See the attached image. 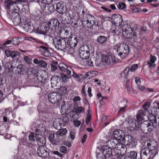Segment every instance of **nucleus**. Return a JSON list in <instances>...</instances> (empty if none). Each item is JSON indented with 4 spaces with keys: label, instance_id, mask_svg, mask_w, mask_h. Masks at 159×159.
Segmentation results:
<instances>
[{
    "label": "nucleus",
    "instance_id": "15",
    "mask_svg": "<svg viewBox=\"0 0 159 159\" xmlns=\"http://www.w3.org/2000/svg\"><path fill=\"white\" fill-rule=\"evenodd\" d=\"M111 20L112 23L115 26H120L123 22V19L121 16L120 14H114L111 17Z\"/></svg>",
    "mask_w": 159,
    "mask_h": 159
},
{
    "label": "nucleus",
    "instance_id": "4",
    "mask_svg": "<svg viewBox=\"0 0 159 159\" xmlns=\"http://www.w3.org/2000/svg\"><path fill=\"white\" fill-rule=\"evenodd\" d=\"M79 55L80 58L83 59H86L90 56L89 48L87 45L81 46L79 50Z\"/></svg>",
    "mask_w": 159,
    "mask_h": 159
},
{
    "label": "nucleus",
    "instance_id": "50",
    "mask_svg": "<svg viewBox=\"0 0 159 159\" xmlns=\"http://www.w3.org/2000/svg\"><path fill=\"white\" fill-rule=\"evenodd\" d=\"M126 7L125 3L124 2H120L117 5V7L119 9H123Z\"/></svg>",
    "mask_w": 159,
    "mask_h": 159
},
{
    "label": "nucleus",
    "instance_id": "21",
    "mask_svg": "<svg viewBox=\"0 0 159 159\" xmlns=\"http://www.w3.org/2000/svg\"><path fill=\"white\" fill-rule=\"evenodd\" d=\"M125 133L122 130L117 129L114 130L112 134L115 139H116L120 141L123 137H124Z\"/></svg>",
    "mask_w": 159,
    "mask_h": 159
},
{
    "label": "nucleus",
    "instance_id": "9",
    "mask_svg": "<svg viewBox=\"0 0 159 159\" xmlns=\"http://www.w3.org/2000/svg\"><path fill=\"white\" fill-rule=\"evenodd\" d=\"M94 17L90 15H87L86 16L82 18V23L87 25V27H91L95 24Z\"/></svg>",
    "mask_w": 159,
    "mask_h": 159
},
{
    "label": "nucleus",
    "instance_id": "14",
    "mask_svg": "<svg viewBox=\"0 0 159 159\" xmlns=\"http://www.w3.org/2000/svg\"><path fill=\"white\" fill-rule=\"evenodd\" d=\"M67 133V131L65 128L59 130L56 134L58 138L57 140L58 142H60L64 141L66 139Z\"/></svg>",
    "mask_w": 159,
    "mask_h": 159
},
{
    "label": "nucleus",
    "instance_id": "22",
    "mask_svg": "<svg viewBox=\"0 0 159 159\" xmlns=\"http://www.w3.org/2000/svg\"><path fill=\"white\" fill-rule=\"evenodd\" d=\"M56 9L58 13L62 14L65 12L66 9V6L62 2H59L57 4Z\"/></svg>",
    "mask_w": 159,
    "mask_h": 159
},
{
    "label": "nucleus",
    "instance_id": "7",
    "mask_svg": "<svg viewBox=\"0 0 159 159\" xmlns=\"http://www.w3.org/2000/svg\"><path fill=\"white\" fill-rule=\"evenodd\" d=\"M12 62L10 66L11 71L15 74H21L23 70V65L21 63L19 64L17 62L15 63L14 61H12Z\"/></svg>",
    "mask_w": 159,
    "mask_h": 159
},
{
    "label": "nucleus",
    "instance_id": "41",
    "mask_svg": "<svg viewBox=\"0 0 159 159\" xmlns=\"http://www.w3.org/2000/svg\"><path fill=\"white\" fill-rule=\"evenodd\" d=\"M48 139L52 143H55V142L57 141L58 138L57 139L55 138V134H51L49 135Z\"/></svg>",
    "mask_w": 159,
    "mask_h": 159
},
{
    "label": "nucleus",
    "instance_id": "29",
    "mask_svg": "<svg viewBox=\"0 0 159 159\" xmlns=\"http://www.w3.org/2000/svg\"><path fill=\"white\" fill-rule=\"evenodd\" d=\"M49 31V28L48 27H41L38 28L35 30V32L39 34L45 35L47 33H48Z\"/></svg>",
    "mask_w": 159,
    "mask_h": 159
},
{
    "label": "nucleus",
    "instance_id": "34",
    "mask_svg": "<svg viewBox=\"0 0 159 159\" xmlns=\"http://www.w3.org/2000/svg\"><path fill=\"white\" fill-rule=\"evenodd\" d=\"M40 50L43 52V55L45 57H48L50 56L51 55L49 50L48 48L45 46H40Z\"/></svg>",
    "mask_w": 159,
    "mask_h": 159
},
{
    "label": "nucleus",
    "instance_id": "32",
    "mask_svg": "<svg viewBox=\"0 0 159 159\" xmlns=\"http://www.w3.org/2000/svg\"><path fill=\"white\" fill-rule=\"evenodd\" d=\"M145 115V112L142 110H139L136 116L137 121L142 120L143 119V117Z\"/></svg>",
    "mask_w": 159,
    "mask_h": 159
},
{
    "label": "nucleus",
    "instance_id": "55",
    "mask_svg": "<svg viewBox=\"0 0 159 159\" xmlns=\"http://www.w3.org/2000/svg\"><path fill=\"white\" fill-rule=\"evenodd\" d=\"M60 151L62 153H65L67 151V148L65 146H61L60 148Z\"/></svg>",
    "mask_w": 159,
    "mask_h": 159
},
{
    "label": "nucleus",
    "instance_id": "43",
    "mask_svg": "<svg viewBox=\"0 0 159 159\" xmlns=\"http://www.w3.org/2000/svg\"><path fill=\"white\" fill-rule=\"evenodd\" d=\"M74 114L72 116V117L73 120V122L75 125L77 127H78L80 125L81 122L80 120H78L76 119L74 120Z\"/></svg>",
    "mask_w": 159,
    "mask_h": 159
},
{
    "label": "nucleus",
    "instance_id": "11",
    "mask_svg": "<svg viewBox=\"0 0 159 159\" xmlns=\"http://www.w3.org/2000/svg\"><path fill=\"white\" fill-rule=\"evenodd\" d=\"M37 153L40 157H46L49 155L48 149L45 145H40L37 150Z\"/></svg>",
    "mask_w": 159,
    "mask_h": 159
},
{
    "label": "nucleus",
    "instance_id": "59",
    "mask_svg": "<svg viewBox=\"0 0 159 159\" xmlns=\"http://www.w3.org/2000/svg\"><path fill=\"white\" fill-rule=\"evenodd\" d=\"M81 100V98L80 97L78 96H76L74 98L72 99V100L74 102H75L77 101H80Z\"/></svg>",
    "mask_w": 159,
    "mask_h": 159
},
{
    "label": "nucleus",
    "instance_id": "37",
    "mask_svg": "<svg viewBox=\"0 0 159 159\" xmlns=\"http://www.w3.org/2000/svg\"><path fill=\"white\" fill-rule=\"evenodd\" d=\"M130 71V69L129 67H126L123 71L121 72L120 76L121 78L127 79V75Z\"/></svg>",
    "mask_w": 159,
    "mask_h": 159
},
{
    "label": "nucleus",
    "instance_id": "2",
    "mask_svg": "<svg viewBox=\"0 0 159 159\" xmlns=\"http://www.w3.org/2000/svg\"><path fill=\"white\" fill-rule=\"evenodd\" d=\"M25 2L24 0H16L13 2L11 0H5L4 4L5 8L9 10H11L13 12H17L19 10V8L17 4H22Z\"/></svg>",
    "mask_w": 159,
    "mask_h": 159
},
{
    "label": "nucleus",
    "instance_id": "42",
    "mask_svg": "<svg viewBox=\"0 0 159 159\" xmlns=\"http://www.w3.org/2000/svg\"><path fill=\"white\" fill-rule=\"evenodd\" d=\"M38 136H37L36 134L35 135L34 133L31 132L29 134L28 138L29 140L32 141L34 142L35 141V139H36V137H38Z\"/></svg>",
    "mask_w": 159,
    "mask_h": 159
},
{
    "label": "nucleus",
    "instance_id": "61",
    "mask_svg": "<svg viewBox=\"0 0 159 159\" xmlns=\"http://www.w3.org/2000/svg\"><path fill=\"white\" fill-rule=\"evenodd\" d=\"M115 25L112 26L111 29V33H116V28Z\"/></svg>",
    "mask_w": 159,
    "mask_h": 159
},
{
    "label": "nucleus",
    "instance_id": "33",
    "mask_svg": "<svg viewBox=\"0 0 159 159\" xmlns=\"http://www.w3.org/2000/svg\"><path fill=\"white\" fill-rule=\"evenodd\" d=\"M36 141L38 144L40 146V145H45L46 143V139L43 136H42L40 137H36Z\"/></svg>",
    "mask_w": 159,
    "mask_h": 159
},
{
    "label": "nucleus",
    "instance_id": "38",
    "mask_svg": "<svg viewBox=\"0 0 159 159\" xmlns=\"http://www.w3.org/2000/svg\"><path fill=\"white\" fill-rule=\"evenodd\" d=\"M107 39L106 37L103 36H100L97 38V42L100 44H102L106 41Z\"/></svg>",
    "mask_w": 159,
    "mask_h": 159
},
{
    "label": "nucleus",
    "instance_id": "63",
    "mask_svg": "<svg viewBox=\"0 0 159 159\" xmlns=\"http://www.w3.org/2000/svg\"><path fill=\"white\" fill-rule=\"evenodd\" d=\"M127 106L125 105L124 106L120 108V110L118 111V112L119 113L121 112H124L125 111V110L127 108Z\"/></svg>",
    "mask_w": 159,
    "mask_h": 159
},
{
    "label": "nucleus",
    "instance_id": "23",
    "mask_svg": "<svg viewBox=\"0 0 159 159\" xmlns=\"http://www.w3.org/2000/svg\"><path fill=\"white\" fill-rule=\"evenodd\" d=\"M58 67L59 69L62 72L69 74L71 72V68L70 66H68L63 63H60L58 64Z\"/></svg>",
    "mask_w": 159,
    "mask_h": 159
},
{
    "label": "nucleus",
    "instance_id": "25",
    "mask_svg": "<svg viewBox=\"0 0 159 159\" xmlns=\"http://www.w3.org/2000/svg\"><path fill=\"white\" fill-rule=\"evenodd\" d=\"M77 43L78 39L75 36L70 37L68 39L67 42V44L69 45L71 48L75 47L77 45Z\"/></svg>",
    "mask_w": 159,
    "mask_h": 159
},
{
    "label": "nucleus",
    "instance_id": "35",
    "mask_svg": "<svg viewBox=\"0 0 159 159\" xmlns=\"http://www.w3.org/2000/svg\"><path fill=\"white\" fill-rule=\"evenodd\" d=\"M52 1L53 0H40L39 4L42 8L45 9H46L47 5L50 4Z\"/></svg>",
    "mask_w": 159,
    "mask_h": 159
},
{
    "label": "nucleus",
    "instance_id": "48",
    "mask_svg": "<svg viewBox=\"0 0 159 159\" xmlns=\"http://www.w3.org/2000/svg\"><path fill=\"white\" fill-rule=\"evenodd\" d=\"M32 26L29 23H26L24 24L23 25L24 28L28 31L29 30H31Z\"/></svg>",
    "mask_w": 159,
    "mask_h": 159
},
{
    "label": "nucleus",
    "instance_id": "57",
    "mask_svg": "<svg viewBox=\"0 0 159 159\" xmlns=\"http://www.w3.org/2000/svg\"><path fill=\"white\" fill-rule=\"evenodd\" d=\"M135 81L138 86H139L141 84V80L140 78L138 77H136L135 79Z\"/></svg>",
    "mask_w": 159,
    "mask_h": 159
},
{
    "label": "nucleus",
    "instance_id": "58",
    "mask_svg": "<svg viewBox=\"0 0 159 159\" xmlns=\"http://www.w3.org/2000/svg\"><path fill=\"white\" fill-rule=\"evenodd\" d=\"M147 146L148 147L147 148L149 149L153 148H154V145L153 143L151 142L149 143H147Z\"/></svg>",
    "mask_w": 159,
    "mask_h": 159
},
{
    "label": "nucleus",
    "instance_id": "64",
    "mask_svg": "<svg viewBox=\"0 0 159 159\" xmlns=\"http://www.w3.org/2000/svg\"><path fill=\"white\" fill-rule=\"evenodd\" d=\"M87 92H88V93L89 94V96L90 97H92L93 95L91 93V88L89 86L88 88V89Z\"/></svg>",
    "mask_w": 159,
    "mask_h": 159
},
{
    "label": "nucleus",
    "instance_id": "51",
    "mask_svg": "<svg viewBox=\"0 0 159 159\" xmlns=\"http://www.w3.org/2000/svg\"><path fill=\"white\" fill-rule=\"evenodd\" d=\"M23 59L25 62L27 64H29L31 63L32 61V59L27 56H25Z\"/></svg>",
    "mask_w": 159,
    "mask_h": 159
},
{
    "label": "nucleus",
    "instance_id": "18",
    "mask_svg": "<svg viewBox=\"0 0 159 159\" xmlns=\"http://www.w3.org/2000/svg\"><path fill=\"white\" fill-rule=\"evenodd\" d=\"M59 23L57 19H52L50 20L48 23V26L49 29L54 30L59 27Z\"/></svg>",
    "mask_w": 159,
    "mask_h": 159
},
{
    "label": "nucleus",
    "instance_id": "10",
    "mask_svg": "<svg viewBox=\"0 0 159 159\" xmlns=\"http://www.w3.org/2000/svg\"><path fill=\"white\" fill-rule=\"evenodd\" d=\"M48 98L51 103L53 104L56 103L61 99V95L59 93H51L48 94Z\"/></svg>",
    "mask_w": 159,
    "mask_h": 159
},
{
    "label": "nucleus",
    "instance_id": "20",
    "mask_svg": "<svg viewBox=\"0 0 159 159\" xmlns=\"http://www.w3.org/2000/svg\"><path fill=\"white\" fill-rule=\"evenodd\" d=\"M148 118L152 125L154 127H156L159 126V114L158 120H157L156 117L152 114L149 113L147 116Z\"/></svg>",
    "mask_w": 159,
    "mask_h": 159
},
{
    "label": "nucleus",
    "instance_id": "3",
    "mask_svg": "<svg viewBox=\"0 0 159 159\" xmlns=\"http://www.w3.org/2000/svg\"><path fill=\"white\" fill-rule=\"evenodd\" d=\"M122 34L125 38L130 39L137 37L136 33L130 26L128 25H125L122 28Z\"/></svg>",
    "mask_w": 159,
    "mask_h": 159
},
{
    "label": "nucleus",
    "instance_id": "44",
    "mask_svg": "<svg viewBox=\"0 0 159 159\" xmlns=\"http://www.w3.org/2000/svg\"><path fill=\"white\" fill-rule=\"evenodd\" d=\"M58 64L57 62L53 61L51 64V68L52 71H54L57 68Z\"/></svg>",
    "mask_w": 159,
    "mask_h": 159
},
{
    "label": "nucleus",
    "instance_id": "36",
    "mask_svg": "<svg viewBox=\"0 0 159 159\" xmlns=\"http://www.w3.org/2000/svg\"><path fill=\"white\" fill-rule=\"evenodd\" d=\"M61 77L64 82H66L68 80L70 79L71 78V72L69 74L66 73V75L63 73L60 74Z\"/></svg>",
    "mask_w": 159,
    "mask_h": 159
},
{
    "label": "nucleus",
    "instance_id": "52",
    "mask_svg": "<svg viewBox=\"0 0 159 159\" xmlns=\"http://www.w3.org/2000/svg\"><path fill=\"white\" fill-rule=\"evenodd\" d=\"M11 42L13 44L18 45L20 42L19 38H14L12 39Z\"/></svg>",
    "mask_w": 159,
    "mask_h": 159
},
{
    "label": "nucleus",
    "instance_id": "30",
    "mask_svg": "<svg viewBox=\"0 0 159 159\" xmlns=\"http://www.w3.org/2000/svg\"><path fill=\"white\" fill-rule=\"evenodd\" d=\"M137 158V152L132 151L128 152L127 156L125 157L124 159H136Z\"/></svg>",
    "mask_w": 159,
    "mask_h": 159
},
{
    "label": "nucleus",
    "instance_id": "17",
    "mask_svg": "<svg viewBox=\"0 0 159 159\" xmlns=\"http://www.w3.org/2000/svg\"><path fill=\"white\" fill-rule=\"evenodd\" d=\"M133 138L132 136L129 135H125L119 141L120 143L124 146L125 145H130L131 144L133 141Z\"/></svg>",
    "mask_w": 159,
    "mask_h": 159
},
{
    "label": "nucleus",
    "instance_id": "56",
    "mask_svg": "<svg viewBox=\"0 0 159 159\" xmlns=\"http://www.w3.org/2000/svg\"><path fill=\"white\" fill-rule=\"evenodd\" d=\"M97 157L98 159H107L102 153L98 154L97 155Z\"/></svg>",
    "mask_w": 159,
    "mask_h": 159
},
{
    "label": "nucleus",
    "instance_id": "12",
    "mask_svg": "<svg viewBox=\"0 0 159 159\" xmlns=\"http://www.w3.org/2000/svg\"><path fill=\"white\" fill-rule=\"evenodd\" d=\"M9 18L13 22L15 25H20L21 22L20 15L18 12H12L9 15Z\"/></svg>",
    "mask_w": 159,
    "mask_h": 159
},
{
    "label": "nucleus",
    "instance_id": "62",
    "mask_svg": "<svg viewBox=\"0 0 159 159\" xmlns=\"http://www.w3.org/2000/svg\"><path fill=\"white\" fill-rule=\"evenodd\" d=\"M52 153L54 155H57L60 157H61L63 154L60 153L59 152L57 151H54L52 152Z\"/></svg>",
    "mask_w": 159,
    "mask_h": 159
},
{
    "label": "nucleus",
    "instance_id": "5",
    "mask_svg": "<svg viewBox=\"0 0 159 159\" xmlns=\"http://www.w3.org/2000/svg\"><path fill=\"white\" fill-rule=\"evenodd\" d=\"M56 48L57 50H62L66 46V42L64 39H61L59 37L55 38L53 40Z\"/></svg>",
    "mask_w": 159,
    "mask_h": 159
},
{
    "label": "nucleus",
    "instance_id": "27",
    "mask_svg": "<svg viewBox=\"0 0 159 159\" xmlns=\"http://www.w3.org/2000/svg\"><path fill=\"white\" fill-rule=\"evenodd\" d=\"M71 29L69 27H66L62 31L63 34V38L65 39H67L70 35L71 33Z\"/></svg>",
    "mask_w": 159,
    "mask_h": 159
},
{
    "label": "nucleus",
    "instance_id": "1",
    "mask_svg": "<svg viewBox=\"0 0 159 159\" xmlns=\"http://www.w3.org/2000/svg\"><path fill=\"white\" fill-rule=\"evenodd\" d=\"M114 49H116L118 56L122 58L127 57L129 51V47L124 43L116 44Z\"/></svg>",
    "mask_w": 159,
    "mask_h": 159
},
{
    "label": "nucleus",
    "instance_id": "49",
    "mask_svg": "<svg viewBox=\"0 0 159 159\" xmlns=\"http://www.w3.org/2000/svg\"><path fill=\"white\" fill-rule=\"evenodd\" d=\"M38 66L41 67L45 68L47 66V64L44 61L40 60Z\"/></svg>",
    "mask_w": 159,
    "mask_h": 159
},
{
    "label": "nucleus",
    "instance_id": "8",
    "mask_svg": "<svg viewBox=\"0 0 159 159\" xmlns=\"http://www.w3.org/2000/svg\"><path fill=\"white\" fill-rule=\"evenodd\" d=\"M108 143L109 146L115 149H115L120 151V149L125 148V147L119 142V141L116 139L114 138L110 139L108 141Z\"/></svg>",
    "mask_w": 159,
    "mask_h": 159
},
{
    "label": "nucleus",
    "instance_id": "26",
    "mask_svg": "<svg viewBox=\"0 0 159 159\" xmlns=\"http://www.w3.org/2000/svg\"><path fill=\"white\" fill-rule=\"evenodd\" d=\"M157 58L154 56L150 55V60L145 63V65H148L149 68H153L156 66L155 62L156 61Z\"/></svg>",
    "mask_w": 159,
    "mask_h": 159
},
{
    "label": "nucleus",
    "instance_id": "13",
    "mask_svg": "<svg viewBox=\"0 0 159 159\" xmlns=\"http://www.w3.org/2000/svg\"><path fill=\"white\" fill-rule=\"evenodd\" d=\"M103 61L107 65L113 64L118 61V60L114 55H109L103 57Z\"/></svg>",
    "mask_w": 159,
    "mask_h": 159
},
{
    "label": "nucleus",
    "instance_id": "40",
    "mask_svg": "<svg viewBox=\"0 0 159 159\" xmlns=\"http://www.w3.org/2000/svg\"><path fill=\"white\" fill-rule=\"evenodd\" d=\"M95 60L93 57H91L90 59L85 61L86 64L91 67H93L94 66V63L95 62Z\"/></svg>",
    "mask_w": 159,
    "mask_h": 159
},
{
    "label": "nucleus",
    "instance_id": "24",
    "mask_svg": "<svg viewBox=\"0 0 159 159\" xmlns=\"http://www.w3.org/2000/svg\"><path fill=\"white\" fill-rule=\"evenodd\" d=\"M129 126L128 128L131 130H134L136 127L139 126L138 121H136L135 119L130 120L128 122Z\"/></svg>",
    "mask_w": 159,
    "mask_h": 159
},
{
    "label": "nucleus",
    "instance_id": "53",
    "mask_svg": "<svg viewBox=\"0 0 159 159\" xmlns=\"http://www.w3.org/2000/svg\"><path fill=\"white\" fill-rule=\"evenodd\" d=\"M84 108L82 107H79L75 110V113L76 114H78L81 113L82 111H84Z\"/></svg>",
    "mask_w": 159,
    "mask_h": 159
},
{
    "label": "nucleus",
    "instance_id": "6",
    "mask_svg": "<svg viewBox=\"0 0 159 159\" xmlns=\"http://www.w3.org/2000/svg\"><path fill=\"white\" fill-rule=\"evenodd\" d=\"M155 127L148 121H143L140 124L141 129L145 134L151 132Z\"/></svg>",
    "mask_w": 159,
    "mask_h": 159
},
{
    "label": "nucleus",
    "instance_id": "28",
    "mask_svg": "<svg viewBox=\"0 0 159 159\" xmlns=\"http://www.w3.org/2000/svg\"><path fill=\"white\" fill-rule=\"evenodd\" d=\"M155 145L154 146V148H153L149 149L150 150V159H152V158L158 153V149L156 145H157V143L155 142H154Z\"/></svg>",
    "mask_w": 159,
    "mask_h": 159
},
{
    "label": "nucleus",
    "instance_id": "16",
    "mask_svg": "<svg viewBox=\"0 0 159 159\" xmlns=\"http://www.w3.org/2000/svg\"><path fill=\"white\" fill-rule=\"evenodd\" d=\"M102 153L107 158L112 156V149L111 146H103L101 148Z\"/></svg>",
    "mask_w": 159,
    "mask_h": 159
},
{
    "label": "nucleus",
    "instance_id": "31",
    "mask_svg": "<svg viewBox=\"0 0 159 159\" xmlns=\"http://www.w3.org/2000/svg\"><path fill=\"white\" fill-rule=\"evenodd\" d=\"M71 77H73L74 78V79L78 82L80 81L81 80V76L82 75L81 74H78L75 71H74L72 69H71Z\"/></svg>",
    "mask_w": 159,
    "mask_h": 159
},
{
    "label": "nucleus",
    "instance_id": "39",
    "mask_svg": "<svg viewBox=\"0 0 159 159\" xmlns=\"http://www.w3.org/2000/svg\"><path fill=\"white\" fill-rule=\"evenodd\" d=\"M35 134L37 136L38 135H41L42 132H44L45 131V129L43 127H39L38 128H36L35 129Z\"/></svg>",
    "mask_w": 159,
    "mask_h": 159
},
{
    "label": "nucleus",
    "instance_id": "47",
    "mask_svg": "<svg viewBox=\"0 0 159 159\" xmlns=\"http://www.w3.org/2000/svg\"><path fill=\"white\" fill-rule=\"evenodd\" d=\"M59 93L62 95H64L66 94L67 92V89L65 87H62L60 88L59 90Z\"/></svg>",
    "mask_w": 159,
    "mask_h": 159
},
{
    "label": "nucleus",
    "instance_id": "54",
    "mask_svg": "<svg viewBox=\"0 0 159 159\" xmlns=\"http://www.w3.org/2000/svg\"><path fill=\"white\" fill-rule=\"evenodd\" d=\"M138 65L137 64H134L133 65L130 67V71L134 72L138 68Z\"/></svg>",
    "mask_w": 159,
    "mask_h": 159
},
{
    "label": "nucleus",
    "instance_id": "46",
    "mask_svg": "<svg viewBox=\"0 0 159 159\" xmlns=\"http://www.w3.org/2000/svg\"><path fill=\"white\" fill-rule=\"evenodd\" d=\"M11 57L12 58H14L17 56H19L20 54V53L17 51L16 50H13L11 51Z\"/></svg>",
    "mask_w": 159,
    "mask_h": 159
},
{
    "label": "nucleus",
    "instance_id": "19",
    "mask_svg": "<svg viewBox=\"0 0 159 159\" xmlns=\"http://www.w3.org/2000/svg\"><path fill=\"white\" fill-rule=\"evenodd\" d=\"M149 149L147 147L142 148L140 152L141 159H150Z\"/></svg>",
    "mask_w": 159,
    "mask_h": 159
},
{
    "label": "nucleus",
    "instance_id": "45",
    "mask_svg": "<svg viewBox=\"0 0 159 159\" xmlns=\"http://www.w3.org/2000/svg\"><path fill=\"white\" fill-rule=\"evenodd\" d=\"M36 78L38 81L42 83H44L45 82L46 79L41 75L40 76L37 75Z\"/></svg>",
    "mask_w": 159,
    "mask_h": 159
},
{
    "label": "nucleus",
    "instance_id": "60",
    "mask_svg": "<svg viewBox=\"0 0 159 159\" xmlns=\"http://www.w3.org/2000/svg\"><path fill=\"white\" fill-rule=\"evenodd\" d=\"M11 51L8 50H6L4 52L5 55L7 57L11 56Z\"/></svg>",
    "mask_w": 159,
    "mask_h": 159
}]
</instances>
